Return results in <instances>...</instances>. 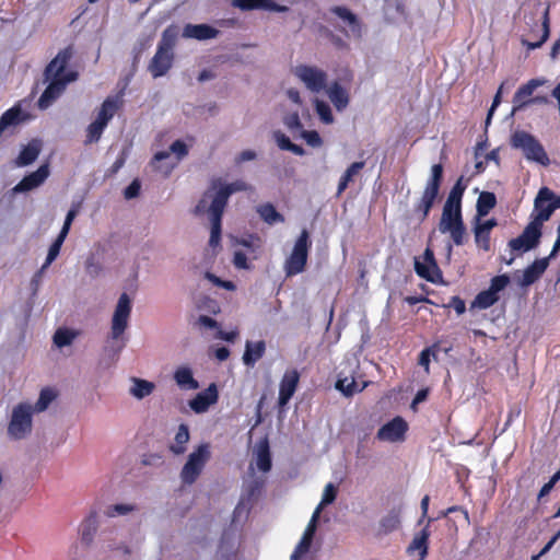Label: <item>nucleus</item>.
Segmentation results:
<instances>
[{
    "label": "nucleus",
    "instance_id": "16",
    "mask_svg": "<svg viewBox=\"0 0 560 560\" xmlns=\"http://www.w3.org/2000/svg\"><path fill=\"white\" fill-rule=\"evenodd\" d=\"M433 521L434 518H428L424 527L415 534L406 550L408 556L412 557L417 553V560H424L427 558L429 551V538L431 535L430 525Z\"/></svg>",
    "mask_w": 560,
    "mask_h": 560
},
{
    "label": "nucleus",
    "instance_id": "26",
    "mask_svg": "<svg viewBox=\"0 0 560 560\" xmlns=\"http://www.w3.org/2000/svg\"><path fill=\"white\" fill-rule=\"evenodd\" d=\"M424 262H420L419 260L415 261V270L417 275L427 281L435 282V278L431 273V270L440 273L438 264L434 258V254L430 248H427L423 255Z\"/></svg>",
    "mask_w": 560,
    "mask_h": 560
},
{
    "label": "nucleus",
    "instance_id": "49",
    "mask_svg": "<svg viewBox=\"0 0 560 560\" xmlns=\"http://www.w3.org/2000/svg\"><path fill=\"white\" fill-rule=\"evenodd\" d=\"M467 188V183L464 179V176H459V178L456 180L454 186L452 187L451 191L448 192V196L446 200L462 203V199L464 196V192Z\"/></svg>",
    "mask_w": 560,
    "mask_h": 560
},
{
    "label": "nucleus",
    "instance_id": "39",
    "mask_svg": "<svg viewBox=\"0 0 560 560\" xmlns=\"http://www.w3.org/2000/svg\"><path fill=\"white\" fill-rule=\"evenodd\" d=\"M497 205V198L493 192L482 191L477 199V215L485 217Z\"/></svg>",
    "mask_w": 560,
    "mask_h": 560
},
{
    "label": "nucleus",
    "instance_id": "61",
    "mask_svg": "<svg viewBox=\"0 0 560 560\" xmlns=\"http://www.w3.org/2000/svg\"><path fill=\"white\" fill-rule=\"evenodd\" d=\"M141 184L138 179H133L124 190V197L126 199H133L139 196Z\"/></svg>",
    "mask_w": 560,
    "mask_h": 560
},
{
    "label": "nucleus",
    "instance_id": "50",
    "mask_svg": "<svg viewBox=\"0 0 560 560\" xmlns=\"http://www.w3.org/2000/svg\"><path fill=\"white\" fill-rule=\"evenodd\" d=\"M315 109L323 122L331 124L334 121V116L330 106L326 102L316 100Z\"/></svg>",
    "mask_w": 560,
    "mask_h": 560
},
{
    "label": "nucleus",
    "instance_id": "55",
    "mask_svg": "<svg viewBox=\"0 0 560 560\" xmlns=\"http://www.w3.org/2000/svg\"><path fill=\"white\" fill-rule=\"evenodd\" d=\"M269 0H234L233 4L242 10H255L265 8Z\"/></svg>",
    "mask_w": 560,
    "mask_h": 560
},
{
    "label": "nucleus",
    "instance_id": "46",
    "mask_svg": "<svg viewBox=\"0 0 560 560\" xmlns=\"http://www.w3.org/2000/svg\"><path fill=\"white\" fill-rule=\"evenodd\" d=\"M77 334L68 328H59L54 335V343L58 348H62L72 343Z\"/></svg>",
    "mask_w": 560,
    "mask_h": 560
},
{
    "label": "nucleus",
    "instance_id": "52",
    "mask_svg": "<svg viewBox=\"0 0 560 560\" xmlns=\"http://www.w3.org/2000/svg\"><path fill=\"white\" fill-rule=\"evenodd\" d=\"M238 243L246 247L248 253L254 254L253 258H257L256 253L261 247V241L258 236L249 235L247 238H242Z\"/></svg>",
    "mask_w": 560,
    "mask_h": 560
},
{
    "label": "nucleus",
    "instance_id": "59",
    "mask_svg": "<svg viewBox=\"0 0 560 560\" xmlns=\"http://www.w3.org/2000/svg\"><path fill=\"white\" fill-rule=\"evenodd\" d=\"M287 128L291 131L302 129V122L298 112L291 113L284 117L283 120Z\"/></svg>",
    "mask_w": 560,
    "mask_h": 560
},
{
    "label": "nucleus",
    "instance_id": "20",
    "mask_svg": "<svg viewBox=\"0 0 560 560\" xmlns=\"http://www.w3.org/2000/svg\"><path fill=\"white\" fill-rule=\"evenodd\" d=\"M49 176L47 164L40 165L35 172L24 176L22 180L13 188L14 192H25L40 186Z\"/></svg>",
    "mask_w": 560,
    "mask_h": 560
},
{
    "label": "nucleus",
    "instance_id": "31",
    "mask_svg": "<svg viewBox=\"0 0 560 560\" xmlns=\"http://www.w3.org/2000/svg\"><path fill=\"white\" fill-rule=\"evenodd\" d=\"M266 351V343L262 340L257 342H246L245 352L243 354L244 364L253 366L259 359L262 358Z\"/></svg>",
    "mask_w": 560,
    "mask_h": 560
},
{
    "label": "nucleus",
    "instance_id": "54",
    "mask_svg": "<svg viewBox=\"0 0 560 560\" xmlns=\"http://www.w3.org/2000/svg\"><path fill=\"white\" fill-rule=\"evenodd\" d=\"M510 283V277L508 275H499L491 279L489 290L499 295V292L504 290Z\"/></svg>",
    "mask_w": 560,
    "mask_h": 560
},
{
    "label": "nucleus",
    "instance_id": "2",
    "mask_svg": "<svg viewBox=\"0 0 560 560\" xmlns=\"http://www.w3.org/2000/svg\"><path fill=\"white\" fill-rule=\"evenodd\" d=\"M249 188V185L240 179L230 184H222L221 178L212 179L210 187L203 192L201 199L196 205L194 213L196 215L203 214L207 210L208 200H211L209 206L224 211L232 194L246 191Z\"/></svg>",
    "mask_w": 560,
    "mask_h": 560
},
{
    "label": "nucleus",
    "instance_id": "44",
    "mask_svg": "<svg viewBox=\"0 0 560 560\" xmlns=\"http://www.w3.org/2000/svg\"><path fill=\"white\" fill-rule=\"evenodd\" d=\"M56 397L57 393L52 388H43L39 393V397L36 404L33 406L34 412L45 411L48 408V406L56 399Z\"/></svg>",
    "mask_w": 560,
    "mask_h": 560
},
{
    "label": "nucleus",
    "instance_id": "51",
    "mask_svg": "<svg viewBox=\"0 0 560 560\" xmlns=\"http://www.w3.org/2000/svg\"><path fill=\"white\" fill-rule=\"evenodd\" d=\"M137 508L133 504L118 503V504L108 506V509L106 511V515L108 517H115L117 515H126L130 512H133Z\"/></svg>",
    "mask_w": 560,
    "mask_h": 560
},
{
    "label": "nucleus",
    "instance_id": "5",
    "mask_svg": "<svg viewBox=\"0 0 560 560\" xmlns=\"http://www.w3.org/2000/svg\"><path fill=\"white\" fill-rule=\"evenodd\" d=\"M511 144L515 149H521L529 161H535L545 166L550 162L542 144L526 131H515L512 135Z\"/></svg>",
    "mask_w": 560,
    "mask_h": 560
},
{
    "label": "nucleus",
    "instance_id": "62",
    "mask_svg": "<svg viewBox=\"0 0 560 560\" xmlns=\"http://www.w3.org/2000/svg\"><path fill=\"white\" fill-rule=\"evenodd\" d=\"M431 209L432 207L430 205H427L419 199V201L415 205L413 211L418 215L419 220L423 222L428 218Z\"/></svg>",
    "mask_w": 560,
    "mask_h": 560
},
{
    "label": "nucleus",
    "instance_id": "38",
    "mask_svg": "<svg viewBox=\"0 0 560 560\" xmlns=\"http://www.w3.org/2000/svg\"><path fill=\"white\" fill-rule=\"evenodd\" d=\"M256 465H257V468L262 472H267L271 469L272 463H271L269 443L267 440L261 442L258 446Z\"/></svg>",
    "mask_w": 560,
    "mask_h": 560
},
{
    "label": "nucleus",
    "instance_id": "12",
    "mask_svg": "<svg viewBox=\"0 0 560 560\" xmlns=\"http://www.w3.org/2000/svg\"><path fill=\"white\" fill-rule=\"evenodd\" d=\"M407 431V421L397 416L378 429L376 439L383 442H400L405 440Z\"/></svg>",
    "mask_w": 560,
    "mask_h": 560
},
{
    "label": "nucleus",
    "instance_id": "21",
    "mask_svg": "<svg viewBox=\"0 0 560 560\" xmlns=\"http://www.w3.org/2000/svg\"><path fill=\"white\" fill-rule=\"evenodd\" d=\"M218 388L215 384H210L208 388L198 393L195 398L189 401L190 408L196 413L206 412L209 407L218 401Z\"/></svg>",
    "mask_w": 560,
    "mask_h": 560
},
{
    "label": "nucleus",
    "instance_id": "36",
    "mask_svg": "<svg viewBox=\"0 0 560 560\" xmlns=\"http://www.w3.org/2000/svg\"><path fill=\"white\" fill-rule=\"evenodd\" d=\"M366 386V383H363L362 386H359L355 378L353 376H338L336 382V388L340 390L345 396L350 397L355 393L362 392Z\"/></svg>",
    "mask_w": 560,
    "mask_h": 560
},
{
    "label": "nucleus",
    "instance_id": "17",
    "mask_svg": "<svg viewBox=\"0 0 560 560\" xmlns=\"http://www.w3.org/2000/svg\"><path fill=\"white\" fill-rule=\"evenodd\" d=\"M300 381V373L295 370H287L280 381L278 405L283 408L294 395Z\"/></svg>",
    "mask_w": 560,
    "mask_h": 560
},
{
    "label": "nucleus",
    "instance_id": "53",
    "mask_svg": "<svg viewBox=\"0 0 560 560\" xmlns=\"http://www.w3.org/2000/svg\"><path fill=\"white\" fill-rule=\"evenodd\" d=\"M322 31L324 32L325 36L329 39V42L334 45V47L340 50L349 49V44L341 36L335 34L327 27H322Z\"/></svg>",
    "mask_w": 560,
    "mask_h": 560
},
{
    "label": "nucleus",
    "instance_id": "29",
    "mask_svg": "<svg viewBox=\"0 0 560 560\" xmlns=\"http://www.w3.org/2000/svg\"><path fill=\"white\" fill-rule=\"evenodd\" d=\"M122 102L121 100L116 96L112 97L108 96L101 105V108L97 113L96 120L101 121L104 125H108L110 119L114 117V115L117 113V110L120 108Z\"/></svg>",
    "mask_w": 560,
    "mask_h": 560
},
{
    "label": "nucleus",
    "instance_id": "47",
    "mask_svg": "<svg viewBox=\"0 0 560 560\" xmlns=\"http://www.w3.org/2000/svg\"><path fill=\"white\" fill-rule=\"evenodd\" d=\"M66 235L63 233H59L56 240L52 242V244L49 247L45 264L42 267V270L47 268L59 255L60 248L66 240Z\"/></svg>",
    "mask_w": 560,
    "mask_h": 560
},
{
    "label": "nucleus",
    "instance_id": "40",
    "mask_svg": "<svg viewBox=\"0 0 560 560\" xmlns=\"http://www.w3.org/2000/svg\"><path fill=\"white\" fill-rule=\"evenodd\" d=\"M189 441V430L188 427L184 423H182L178 427V430L175 434L174 444L171 445V451L176 454L180 455L184 454L186 451V444Z\"/></svg>",
    "mask_w": 560,
    "mask_h": 560
},
{
    "label": "nucleus",
    "instance_id": "37",
    "mask_svg": "<svg viewBox=\"0 0 560 560\" xmlns=\"http://www.w3.org/2000/svg\"><path fill=\"white\" fill-rule=\"evenodd\" d=\"M40 148L36 143L25 145L15 160L18 166H27L32 164L38 156Z\"/></svg>",
    "mask_w": 560,
    "mask_h": 560
},
{
    "label": "nucleus",
    "instance_id": "14",
    "mask_svg": "<svg viewBox=\"0 0 560 560\" xmlns=\"http://www.w3.org/2000/svg\"><path fill=\"white\" fill-rule=\"evenodd\" d=\"M547 82L548 81L545 78H534L527 81L525 84H522L515 92L512 100L513 112L523 109L530 105V100L533 98L534 92L538 88L545 85Z\"/></svg>",
    "mask_w": 560,
    "mask_h": 560
},
{
    "label": "nucleus",
    "instance_id": "60",
    "mask_svg": "<svg viewBox=\"0 0 560 560\" xmlns=\"http://www.w3.org/2000/svg\"><path fill=\"white\" fill-rule=\"evenodd\" d=\"M78 212H79V206L73 205L71 207V209L68 211L65 222H63V225L59 233H63L66 236L68 235L71 224H72L74 218L77 217Z\"/></svg>",
    "mask_w": 560,
    "mask_h": 560
},
{
    "label": "nucleus",
    "instance_id": "43",
    "mask_svg": "<svg viewBox=\"0 0 560 560\" xmlns=\"http://www.w3.org/2000/svg\"><path fill=\"white\" fill-rule=\"evenodd\" d=\"M132 382L133 385L130 388V394L138 399L151 395L155 388V385L147 380L133 378Z\"/></svg>",
    "mask_w": 560,
    "mask_h": 560
},
{
    "label": "nucleus",
    "instance_id": "28",
    "mask_svg": "<svg viewBox=\"0 0 560 560\" xmlns=\"http://www.w3.org/2000/svg\"><path fill=\"white\" fill-rule=\"evenodd\" d=\"M25 120V114L20 106H13L0 117V137L11 127H16Z\"/></svg>",
    "mask_w": 560,
    "mask_h": 560
},
{
    "label": "nucleus",
    "instance_id": "33",
    "mask_svg": "<svg viewBox=\"0 0 560 560\" xmlns=\"http://www.w3.org/2000/svg\"><path fill=\"white\" fill-rule=\"evenodd\" d=\"M541 35L539 38H536L535 35H533V40L522 38V44L526 46L528 49H536L539 48L549 37L550 28H549V9H546L542 16L541 27H540Z\"/></svg>",
    "mask_w": 560,
    "mask_h": 560
},
{
    "label": "nucleus",
    "instance_id": "10",
    "mask_svg": "<svg viewBox=\"0 0 560 560\" xmlns=\"http://www.w3.org/2000/svg\"><path fill=\"white\" fill-rule=\"evenodd\" d=\"M541 225L532 221L515 238L510 240L509 247L514 252H527L538 246L541 237Z\"/></svg>",
    "mask_w": 560,
    "mask_h": 560
},
{
    "label": "nucleus",
    "instance_id": "32",
    "mask_svg": "<svg viewBox=\"0 0 560 560\" xmlns=\"http://www.w3.org/2000/svg\"><path fill=\"white\" fill-rule=\"evenodd\" d=\"M327 94L337 110H342L348 106L349 94L338 82L330 85Z\"/></svg>",
    "mask_w": 560,
    "mask_h": 560
},
{
    "label": "nucleus",
    "instance_id": "9",
    "mask_svg": "<svg viewBox=\"0 0 560 560\" xmlns=\"http://www.w3.org/2000/svg\"><path fill=\"white\" fill-rule=\"evenodd\" d=\"M294 74L314 93L322 92L327 85V73L317 67L299 65Z\"/></svg>",
    "mask_w": 560,
    "mask_h": 560
},
{
    "label": "nucleus",
    "instance_id": "57",
    "mask_svg": "<svg viewBox=\"0 0 560 560\" xmlns=\"http://www.w3.org/2000/svg\"><path fill=\"white\" fill-rule=\"evenodd\" d=\"M302 138L306 141V143L313 148L320 147L323 144V140L319 133L315 130H303Z\"/></svg>",
    "mask_w": 560,
    "mask_h": 560
},
{
    "label": "nucleus",
    "instance_id": "8",
    "mask_svg": "<svg viewBox=\"0 0 560 560\" xmlns=\"http://www.w3.org/2000/svg\"><path fill=\"white\" fill-rule=\"evenodd\" d=\"M559 208L560 197H557L548 187H542L539 189L534 201L536 215L533 221L542 226L544 222L548 221L551 214Z\"/></svg>",
    "mask_w": 560,
    "mask_h": 560
},
{
    "label": "nucleus",
    "instance_id": "25",
    "mask_svg": "<svg viewBox=\"0 0 560 560\" xmlns=\"http://www.w3.org/2000/svg\"><path fill=\"white\" fill-rule=\"evenodd\" d=\"M549 265V257L536 259L532 265H529L523 271L522 279L520 280V284L522 287H528L535 283L546 271Z\"/></svg>",
    "mask_w": 560,
    "mask_h": 560
},
{
    "label": "nucleus",
    "instance_id": "15",
    "mask_svg": "<svg viewBox=\"0 0 560 560\" xmlns=\"http://www.w3.org/2000/svg\"><path fill=\"white\" fill-rule=\"evenodd\" d=\"M443 172L444 170L442 164L439 163L432 165L431 175L427 180L425 187L421 195L420 200L425 202L427 205H430L431 207L434 206V202L439 197L441 185L443 182Z\"/></svg>",
    "mask_w": 560,
    "mask_h": 560
},
{
    "label": "nucleus",
    "instance_id": "27",
    "mask_svg": "<svg viewBox=\"0 0 560 560\" xmlns=\"http://www.w3.org/2000/svg\"><path fill=\"white\" fill-rule=\"evenodd\" d=\"M223 212L224 211H222L220 209H217L214 207L207 205V210L205 213L209 214V218L211 221V233H210V240H209V245L211 247H217L220 244Z\"/></svg>",
    "mask_w": 560,
    "mask_h": 560
},
{
    "label": "nucleus",
    "instance_id": "30",
    "mask_svg": "<svg viewBox=\"0 0 560 560\" xmlns=\"http://www.w3.org/2000/svg\"><path fill=\"white\" fill-rule=\"evenodd\" d=\"M98 527L97 514L92 512L80 525L81 541L90 546Z\"/></svg>",
    "mask_w": 560,
    "mask_h": 560
},
{
    "label": "nucleus",
    "instance_id": "6",
    "mask_svg": "<svg viewBox=\"0 0 560 560\" xmlns=\"http://www.w3.org/2000/svg\"><path fill=\"white\" fill-rule=\"evenodd\" d=\"M33 412V406L27 402H20L13 408L8 425V433L11 438L21 440L31 433Z\"/></svg>",
    "mask_w": 560,
    "mask_h": 560
},
{
    "label": "nucleus",
    "instance_id": "4",
    "mask_svg": "<svg viewBox=\"0 0 560 560\" xmlns=\"http://www.w3.org/2000/svg\"><path fill=\"white\" fill-rule=\"evenodd\" d=\"M311 247L310 233L304 229L301 231L291 254L284 261L283 269L287 277L296 276L305 270Z\"/></svg>",
    "mask_w": 560,
    "mask_h": 560
},
{
    "label": "nucleus",
    "instance_id": "58",
    "mask_svg": "<svg viewBox=\"0 0 560 560\" xmlns=\"http://www.w3.org/2000/svg\"><path fill=\"white\" fill-rule=\"evenodd\" d=\"M171 153H174L178 161L188 154V148L182 140L174 141L170 147Z\"/></svg>",
    "mask_w": 560,
    "mask_h": 560
},
{
    "label": "nucleus",
    "instance_id": "23",
    "mask_svg": "<svg viewBox=\"0 0 560 560\" xmlns=\"http://www.w3.org/2000/svg\"><path fill=\"white\" fill-rule=\"evenodd\" d=\"M220 31L208 24H186L183 30V37L198 40L215 38Z\"/></svg>",
    "mask_w": 560,
    "mask_h": 560
},
{
    "label": "nucleus",
    "instance_id": "41",
    "mask_svg": "<svg viewBox=\"0 0 560 560\" xmlns=\"http://www.w3.org/2000/svg\"><path fill=\"white\" fill-rule=\"evenodd\" d=\"M260 218L268 224L284 222V217L277 211L273 205L267 202L257 208Z\"/></svg>",
    "mask_w": 560,
    "mask_h": 560
},
{
    "label": "nucleus",
    "instance_id": "24",
    "mask_svg": "<svg viewBox=\"0 0 560 560\" xmlns=\"http://www.w3.org/2000/svg\"><path fill=\"white\" fill-rule=\"evenodd\" d=\"M400 514V509H392L384 515L378 522L375 536L383 537L397 530L401 524Z\"/></svg>",
    "mask_w": 560,
    "mask_h": 560
},
{
    "label": "nucleus",
    "instance_id": "64",
    "mask_svg": "<svg viewBox=\"0 0 560 560\" xmlns=\"http://www.w3.org/2000/svg\"><path fill=\"white\" fill-rule=\"evenodd\" d=\"M446 307H453L458 315L465 313L466 305L464 300H462L459 296L455 295L452 296L450 303L446 305Z\"/></svg>",
    "mask_w": 560,
    "mask_h": 560
},
{
    "label": "nucleus",
    "instance_id": "1",
    "mask_svg": "<svg viewBox=\"0 0 560 560\" xmlns=\"http://www.w3.org/2000/svg\"><path fill=\"white\" fill-rule=\"evenodd\" d=\"M72 56L73 49L68 46L61 49L46 66L44 77L48 85L38 100L40 108L48 107L65 91L67 84L77 79V72L67 70Z\"/></svg>",
    "mask_w": 560,
    "mask_h": 560
},
{
    "label": "nucleus",
    "instance_id": "34",
    "mask_svg": "<svg viewBox=\"0 0 560 560\" xmlns=\"http://www.w3.org/2000/svg\"><path fill=\"white\" fill-rule=\"evenodd\" d=\"M365 166L364 161L353 162L340 177L338 187H337V196H340L349 186V184L353 180V178L363 170Z\"/></svg>",
    "mask_w": 560,
    "mask_h": 560
},
{
    "label": "nucleus",
    "instance_id": "35",
    "mask_svg": "<svg viewBox=\"0 0 560 560\" xmlns=\"http://www.w3.org/2000/svg\"><path fill=\"white\" fill-rule=\"evenodd\" d=\"M174 380L180 388H199V383L194 378L192 371L187 366L178 368L174 373Z\"/></svg>",
    "mask_w": 560,
    "mask_h": 560
},
{
    "label": "nucleus",
    "instance_id": "48",
    "mask_svg": "<svg viewBox=\"0 0 560 560\" xmlns=\"http://www.w3.org/2000/svg\"><path fill=\"white\" fill-rule=\"evenodd\" d=\"M106 127V125L102 124L96 119L93 122H91L86 128L85 143L89 144L97 142L101 139Z\"/></svg>",
    "mask_w": 560,
    "mask_h": 560
},
{
    "label": "nucleus",
    "instance_id": "63",
    "mask_svg": "<svg viewBox=\"0 0 560 560\" xmlns=\"http://www.w3.org/2000/svg\"><path fill=\"white\" fill-rule=\"evenodd\" d=\"M233 265L237 269H249L250 268V265L248 264L246 254L241 250H237L234 253Z\"/></svg>",
    "mask_w": 560,
    "mask_h": 560
},
{
    "label": "nucleus",
    "instance_id": "19",
    "mask_svg": "<svg viewBox=\"0 0 560 560\" xmlns=\"http://www.w3.org/2000/svg\"><path fill=\"white\" fill-rule=\"evenodd\" d=\"M319 514H320V506H317L316 510L314 511L304 533H303V536H302L300 542L298 544L293 553L291 555V560H298L299 558H301L303 555H305L310 550L312 541H313V537L316 532Z\"/></svg>",
    "mask_w": 560,
    "mask_h": 560
},
{
    "label": "nucleus",
    "instance_id": "11",
    "mask_svg": "<svg viewBox=\"0 0 560 560\" xmlns=\"http://www.w3.org/2000/svg\"><path fill=\"white\" fill-rule=\"evenodd\" d=\"M131 313V300L127 293H122L116 305L112 318V338L118 339L125 332Z\"/></svg>",
    "mask_w": 560,
    "mask_h": 560
},
{
    "label": "nucleus",
    "instance_id": "42",
    "mask_svg": "<svg viewBox=\"0 0 560 560\" xmlns=\"http://www.w3.org/2000/svg\"><path fill=\"white\" fill-rule=\"evenodd\" d=\"M177 28L173 25L166 27L161 36V40L158 44V48L168 52H174V47L177 40Z\"/></svg>",
    "mask_w": 560,
    "mask_h": 560
},
{
    "label": "nucleus",
    "instance_id": "7",
    "mask_svg": "<svg viewBox=\"0 0 560 560\" xmlns=\"http://www.w3.org/2000/svg\"><path fill=\"white\" fill-rule=\"evenodd\" d=\"M211 457L209 444H200L188 456L180 471V479L185 485H192L202 472Z\"/></svg>",
    "mask_w": 560,
    "mask_h": 560
},
{
    "label": "nucleus",
    "instance_id": "18",
    "mask_svg": "<svg viewBox=\"0 0 560 560\" xmlns=\"http://www.w3.org/2000/svg\"><path fill=\"white\" fill-rule=\"evenodd\" d=\"M175 55L156 48V51L148 65V71L154 79L165 75L173 67Z\"/></svg>",
    "mask_w": 560,
    "mask_h": 560
},
{
    "label": "nucleus",
    "instance_id": "56",
    "mask_svg": "<svg viewBox=\"0 0 560 560\" xmlns=\"http://www.w3.org/2000/svg\"><path fill=\"white\" fill-rule=\"evenodd\" d=\"M337 487L334 483H327L323 492L322 502L318 506L322 509L324 505L331 504L337 498Z\"/></svg>",
    "mask_w": 560,
    "mask_h": 560
},
{
    "label": "nucleus",
    "instance_id": "3",
    "mask_svg": "<svg viewBox=\"0 0 560 560\" xmlns=\"http://www.w3.org/2000/svg\"><path fill=\"white\" fill-rule=\"evenodd\" d=\"M441 233H450L455 245L460 246L466 241V228L463 221L462 203L445 200L439 223Z\"/></svg>",
    "mask_w": 560,
    "mask_h": 560
},
{
    "label": "nucleus",
    "instance_id": "45",
    "mask_svg": "<svg viewBox=\"0 0 560 560\" xmlns=\"http://www.w3.org/2000/svg\"><path fill=\"white\" fill-rule=\"evenodd\" d=\"M499 301V295L493 293L491 290L487 289L481 292H479L475 300L472 305L477 306L479 308L486 310L494 305Z\"/></svg>",
    "mask_w": 560,
    "mask_h": 560
},
{
    "label": "nucleus",
    "instance_id": "13",
    "mask_svg": "<svg viewBox=\"0 0 560 560\" xmlns=\"http://www.w3.org/2000/svg\"><path fill=\"white\" fill-rule=\"evenodd\" d=\"M328 13L340 19L348 25L349 30L340 28L346 36L352 35L355 38L362 37V23L351 10L343 5H334L328 9Z\"/></svg>",
    "mask_w": 560,
    "mask_h": 560
},
{
    "label": "nucleus",
    "instance_id": "22",
    "mask_svg": "<svg viewBox=\"0 0 560 560\" xmlns=\"http://www.w3.org/2000/svg\"><path fill=\"white\" fill-rule=\"evenodd\" d=\"M498 225V222L494 218L486 220L483 222L479 221V218H477V223L474 226V235H475V242L476 245L485 250L489 252L491 248L490 243V233L493 228Z\"/></svg>",
    "mask_w": 560,
    "mask_h": 560
}]
</instances>
